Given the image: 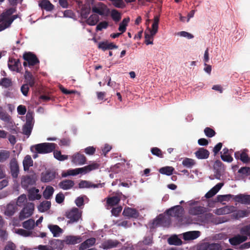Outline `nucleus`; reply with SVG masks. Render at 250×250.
I'll return each instance as SVG.
<instances>
[{
    "label": "nucleus",
    "instance_id": "obj_1",
    "mask_svg": "<svg viewBox=\"0 0 250 250\" xmlns=\"http://www.w3.org/2000/svg\"><path fill=\"white\" fill-rule=\"evenodd\" d=\"M16 11L15 8H10L0 15V32L9 27L18 17V15L12 16Z\"/></svg>",
    "mask_w": 250,
    "mask_h": 250
},
{
    "label": "nucleus",
    "instance_id": "obj_2",
    "mask_svg": "<svg viewBox=\"0 0 250 250\" xmlns=\"http://www.w3.org/2000/svg\"><path fill=\"white\" fill-rule=\"evenodd\" d=\"M57 145L55 143H42L32 146L31 151L39 154H46L53 151Z\"/></svg>",
    "mask_w": 250,
    "mask_h": 250
},
{
    "label": "nucleus",
    "instance_id": "obj_3",
    "mask_svg": "<svg viewBox=\"0 0 250 250\" xmlns=\"http://www.w3.org/2000/svg\"><path fill=\"white\" fill-rule=\"evenodd\" d=\"M23 59L25 61L23 63L24 67H32L35 66L36 71L39 68L40 61L36 55L31 52H25L23 55Z\"/></svg>",
    "mask_w": 250,
    "mask_h": 250
},
{
    "label": "nucleus",
    "instance_id": "obj_4",
    "mask_svg": "<svg viewBox=\"0 0 250 250\" xmlns=\"http://www.w3.org/2000/svg\"><path fill=\"white\" fill-rule=\"evenodd\" d=\"M34 209V204L33 203H27L20 212V219L22 220L30 217L33 214Z\"/></svg>",
    "mask_w": 250,
    "mask_h": 250
},
{
    "label": "nucleus",
    "instance_id": "obj_5",
    "mask_svg": "<svg viewBox=\"0 0 250 250\" xmlns=\"http://www.w3.org/2000/svg\"><path fill=\"white\" fill-rule=\"evenodd\" d=\"M26 121L22 127V133L29 137L30 135L33 128L32 120L33 118L31 114L28 112L26 116Z\"/></svg>",
    "mask_w": 250,
    "mask_h": 250
},
{
    "label": "nucleus",
    "instance_id": "obj_6",
    "mask_svg": "<svg viewBox=\"0 0 250 250\" xmlns=\"http://www.w3.org/2000/svg\"><path fill=\"white\" fill-rule=\"evenodd\" d=\"M184 212L183 208L180 205H177L171 207L167 209L166 213L169 216H173L177 218L182 217Z\"/></svg>",
    "mask_w": 250,
    "mask_h": 250
},
{
    "label": "nucleus",
    "instance_id": "obj_7",
    "mask_svg": "<svg viewBox=\"0 0 250 250\" xmlns=\"http://www.w3.org/2000/svg\"><path fill=\"white\" fill-rule=\"evenodd\" d=\"M66 218L69 219V222L74 223L77 222L81 217V213L78 208H74L65 213Z\"/></svg>",
    "mask_w": 250,
    "mask_h": 250
},
{
    "label": "nucleus",
    "instance_id": "obj_8",
    "mask_svg": "<svg viewBox=\"0 0 250 250\" xmlns=\"http://www.w3.org/2000/svg\"><path fill=\"white\" fill-rule=\"evenodd\" d=\"M171 224V219L168 216H165L163 214H160L156 218L153 222V225L156 227L162 226L163 227H168Z\"/></svg>",
    "mask_w": 250,
    "mask_h": 250
},
{
    "label": "nucleus",
    "instance_id": "obj_9",
    "mask_svg": "<svg viewBox=\"0 0 250 250\" xmlns=\"http://www.w3.org/2000/svg\"><path fill=\"white\" fill-rule=\"evenodd\" d=\"M10 174L13 179H17L20 173L18 163L15 158H12L9 163Z\"/></svg>",
    "mask_w": 250,
    "mask_h": 250
},
{
    "label": "nucleus",
    "instance_id": "obj_10",
    "mask_svg": "<svg viewBox=\"0 0 250 250\" xmlns=\"http://www.w3.org/2000/svg\"><path fill=\"white\" fill-rule=\"evenodd\" d=\"M92 11L93 12L98 14L101 16L107 15L110 12V10L107 6L102 2H99L98 6L93 7Z\"/></svg>",
    "mask_w": 250,
    "mask_h": 250
},
{
    "label": "nucleus",
    "instance_id": "obj_11",
    "mask_svg": "<svg viewBox=\"0 0 250 250\" xmlns=\"http://www.w3.org/2000/svg\"><path fill=\"white\" fill-rule=\"evenodd\" d=\"M247 149H244L242 151H238L234 153V157L236 159L240 160L244 164H250V157L247 153Z\"/></svg>",
    "mask_w": 250,
    "mask_h": 250
},
{
    "label": "nucleus",
    "instance_id": "obj_12",
    "mask_svg": "<svg viewBox=\"0 0 250 250\" xmlns=\"http://www.w3.org/2000/svg\"><path fill=\"white\" fill-rule=\"evenodd\" d=\"M198 250H222V247L218 243H204L198 247Z\"/></svg>",
    "mask_w": 250,
    "mask_h": 250
},
{
    "label": "nucleus",
    "instance_id": "obj_13",
    "mask_svg": "<svg viewBox=\"0 0 250 250\" xmlns=\"http://www.w3.org/2000/svg\"><path fill=\"white\" fill-rule=\"evenodd\" d=\"M104 185V183H98L97 184H93L92 182L86 181L82 180L79 183V188H103Z\"/></svg>",
    "mask_w": 250,
    "mask_h": 250
},
{
    "label": "nucleus",
    "instance_id": "obj_14",
    "mask_svg": "<svg viewBox=\"0 0 250 250\" xmlns=\"http://www.w3.org/2000/svg\"><path fill=\"white\" fill-rule=\"evenodd\" d=\"M71 158L72 162L77 165H83L85 163L86 161L85 156L80 153L74 154L72 156Z\"/></svg>",
    "mask_w": 250,
    "mask_h": 250
},
{
    "label": "nucleus",
    "instance_id": "obj_15",
    "mask_svg": "<svg viewBox=\"0 0 250 250\" xmlns=\"http://www.w3.org/2000/svg\"><path fill=\"white\" fill-rule=\"evenodd\" d=\"M99 166V164L96 163H93L84 167L78 168L79 174H86L92 170L98 169Z\"/></svg>",
    "mask_w": 250,
    "mask_h": 250
},
{
    "label": "nucleus",
    "instance_id": "obj_16",
    "mask_svg": "<svg viewBox=\"0 0 250 250\" xmlns=\"http://www.w3.org/2000/svg\"><path fill=\"white\" fill-rule=\"evenodd\" d=\"M196 157L198 159H206L209 156V151L204 147H200L195 153Z\"/></svg>",
    "mask_w": 250,
    "mask_h": 250
},
{
    "label": "nucleus",
    "instance_id": "obj_17",
    "mask_svg": "<svg viewBox=\"0 0 250 250\" xmlns=\"http://www.w3.org/2000/svg\"><path fill=\"white\" fill-rule=\"evenodd\" d=\"M56 175V173L55 171L47 170L45 173H42L41 181L44 183L49 182L55 179Z\"/></svg>",
    "mask_w": 250,
    "mask_h": 250
},
{
    "label": "nucleus",
    "instance_id": "obj_18",
    "mask_svg": "<svg viewBox=\"0 0 250 250\" xmlns=\"http://www.w3.org/2000/svg\"><path fill=\"white\" fill-rule=\"evenodd\" d=\"M8 65L10 70L15 71L17 72H19L20 71L21 64L19 59H10Z\"/></svg>",
    "mask_w": 250,
    "mask_h": 250
},
{
    "label": "nucleus",
    "instance_id": "obj_19",
    "mask_svg": "<svg viewBox=\"0 0 250 250\" xmlns=\"http://www.w3.org/2000/svg\"><path fill=\"white\" fill-rule=\"evenodd\" d=\"M233 199L235 202L242 204H250V195L240 194L233 196Z\"/></svg>",
    "mask_w": 250,
    "mask_h": 250
},
{
    "label": "nucleus",
    "instance_id": "obj_20",
    "mask_svg": "<svg viewBox=\"0 0 250 250\" xmlns=\"http://www.w3.org/2000/svg\"><path fill=\"white\" fill-rule=\"evenodd\" d=\"M119 244L120 242L118 240L108 239L102 243V247L104 249H110L117 247Z\"/></svg>",
    "mask_w": 250,
    "mask_h": 250
},
{
    "label": "nucleus",
    "instance_id": "obj_21",
    "mask_svg": "<svg viewBox=\"0 0 250 250\" xmlns=\"http://www.w3.org/2000/svg\"><path fill=\"white\" fill-rule=\"evenodd\" d=\"M82 241V238L79 236L69 235L66 236L64 242L67 245H75L80 243Z\"/></svg>",
    "mask_w": 250,
    "mask_h": 250
},
{
    "label": "nucleus",
    "instance_id": "obj_22",
    "mask_svg": "<svg viewBox=\"0 0 250 250\" xmlns=\"http://www.w3.org/2000/svg\"><path fill=\"white\" fill-rule=\"evenodd\" d=\"M247 239V237L246 236L238 234L229 238V242L232 245L236 246L245 242Z\"/></svg>",
    "mask_w": 250,
    "mask_h": 250
},
{
    "label": "nucleus",
    "instance_id": "obj_23",
    "mask_svg": "<svg viewBox=\"0 0 250 250\" xmlns=\"http://www.w3.org/2000/svg\"><path fill=\"white\" fill-rule=\"evenodd\" d=\"M233 152L232 149H229L227 147L224 148L223 149V153L221 155V159L228 163H230L233 161V158L231 156V153Z\"/></svg>",
    "mask_w": 250,
    "mask_h": 250
},
{
    "label": "nucleus",
    "instance_id": "obj_24",
    "mask_svg": "<svg viewBox=\"0 0 250 250\" xmlns=\"http://www.w3.org/2000/svg\"><path fill=\"white\" fill-rule=\"evenodd\" d=\"M122 195V193L118 194L115 196L112 197H107L105 199L106 204L108 206L112 207L117 205L119 204L121 200V195Z\"/></svg>",
    "mask_w": 250,
    "mask_h": 250
},
{
    "label": "nucleus",
    "instance_id": "obj_25",
    "mask_svg": "<svg viewBox=\"0 0 250 250\" xmlns=\"http://www.w3.org/2000/svg\"><path fill=\"white\" fill-rule=\"evenodd\" d=\"M35 183V181L31 176H23L21 179V184L24 188H27L29 186L33 185Z\"/></svg>",
    "mask_w": 250,
    "mask_h": 250
},
{
    "label": "nucleus",
    "instance_id": "obj_26",
    "mask_svg": "<svg viewBox=\"0 0 250 250\" xmlns=\"http://www.w3.org/2000/svg\"><path fill=\"white\" fill-rule=\"evenodd\" d=\"M98 48L103 51H105L106 50L116 49L118 48V46L112 42L109 43L108 42H103L99 43Z\"/></svg>",
    "mask_w": 250,
    "mask_h": 250
},
{
    "label": "nucleus",
    "instance_id": "obj_27",
    "mask_svg": "<svg viewBox=\"0 0 250 250\" xmlns=\"http://www.w3.org/2000/svg\"><path fill=\"white\" fill-rule=\"evenodd\" d=\"M200 234L199 231H191L183 233V239L185 240H191L197 238Z\"/></svg>",
    "mask_w": 250,
    "mask_h": 250
},
{
    "label": "nucleus",
    "instance_id": "obj_28",
    "mask_svg": "<svg viewBox=\"0 0 250 250\" xmlns=\"http://www.w3.org/2000/svg\"><path fill=\"white\" fill-rule=\"evenodd\" d=\"M95 243L96 239L95 238L92 237L87 239L80 244L79 247V250H85L87 248L94 245Z\"/></svg>",
    "mask_w": 250,
    "mask_h": 250
},
{
    "label": "nucleus",
    "instance_id": "obj_29",
    "mask_svg": "<svg viewBox=\"0 0 250 250\" xmlns=\"http://www.w3.org/2000/svg\"><path fill=\"white\" fill-rule=\"evenodd\" d=\"M224 185L223 183H219L209 190L205 195L207 198H210L215 195Z\"/></svg>",
    "mask_w": 250,
    "mask_h": 250
},
{
    "label": "nucleus",
    "instance_id": "obj_30",
    "mask_svg": "<svg viewBox=\"0 0 250 250\" xmlns=\"http://www.w3.org/2000/svg\"><path fill=\"white\" fill-rule=\"evenodd\" d=\"M24 78L26 82L25 84H28V85L30 86L31 87H33L35 86V78L33 77L32 73L30 71L28 70L25 71Z\"/></svg>",
    "mask_w": 250,
    "mask_h": 250
},
{
    "label": "nucleus",
    "instance_id": "obj_31",
    "mask_svg": "<svg viewBox=\"0 0 250 250\" xmlns=\"http://www.w3.org/2000/svg\"><path fill=\"white\" fill-rule=\"evenodd\" d=\"M123 214L128 217L136 218L138 216V213L136 209L130 208H125Z\"/></svg>",
    "mask_w": 250,
    "mask_h": 250
},
{
    "label": "nucleus",
    "instance_id": "obj_32",
    "mask_svg": "<svg viewBox=\"0 0 250 250\" xmlns=\"http://www.w3.org/2000/svg\"><path fill=\"white\" fill-rule=\"evenodd\" d=\"M59 186L63 190H68L74 186V182L71 180H64L59 184Z\"/></svg>",
    "mask_w": 250,
    "mask_h": 250
},
{
    "label": "nucleus",
    "instance_id": "obj_33",
    "mask_svg": "<svg viewBox=\"0 0 250 250\" xmlns=\"http://www.w3.org/2000/svg\"><path fill=\"white\" fill-rule=\"evenodd\" d=\"M48 228L55 237H59L63 232V230L56 225H49Z\"/></svg>",
    "mask_w": 250,
    "mask_h": 250
},
{
    "label": "nucleus",
    "instance_id": "obj_34",
    "mask_svg": "<svg viewBox=\"0 0 250 250\" xmlns=\"http://www.w3.org/2000/svg\"><path fill=\"white\" fill-rule=\"evenodd\" d=\"M205 212V208L201 206H196L190 207L188 212L192 215H199L202 214Z\"/></svg>",
    "mask_w": 250,
    "mask_h": 250
},
{
    "label": "nucleus",
    "instance_id": "obj_35",
    "mask_svg": "<svg viewBox=\"0 0 250 250\" xmlns=\"http://www.w3.org/2000/svg\"><path fill=\"white\" fill-rule=\"evenodd\" d=\"M39 6L42 9L47 11H52L54 9V6L49 0H42L39 3Z\"/></svg>",
    "mask_w": 250,
    "mask_h": 250
},
{
    "label": "nucleus",
    "instance_id": "obj_36",
    "mask_svg": "<svg viewBox=\"0 0 250 250\" xmlns=\"http://www.w3.org/2000/svg\"><path fill=\"white\" fill-rule=\"evenodd\" d=\"M213 168L217 174H221L225 171L224 165L220 160H216L213 165Z\"/></svg>",
    "mask_w": 250,
    "mask_h": 250
},
{
    "label": "nucleus",
    "instance_id": "obj_37",
    "mask_svg": "<svg viewBox=\"0 0 250 250\" xmlns=\"http://www.w3.org/2000/svg\"><path fill=\"white\" fill-rule=\"evenodd\" d=\"M33 166V160L30 155H26L23 160V169L25 171L29 170V167Z\"/></svg>",
    "mask_w": 250,
    "mask_h": 250
},
{
    "label": "nucleus",
    "instance_id": "obj_38",
    "mask_svg": "<svg viewBox=\"0 0 250 250\" xmlns=\"http://www.w3.org/2000/svg\"><path fill=\"white\" fill-rule=\"evenodd\" d=\"M54 189L52 187L47 186L43 192L42 195L43 197L47 200L50 199L54 193Z\"/></svg>",
    "mask_w": 250,
    "mask_h": 250
},
{
    "label": "nucleus",
    "instance_id": "obj_39",
    "mask_svg": "<svg viewBox=\"0 0 250 250\" xmlns=\"http://www.w3.org/2000/svg\"><path fill=\"white\" fill-rule=\"evenodd\" d=\"M50 207L51 202L50 201H45L41 203L38 208L40 212H43L48 210Z\"/></svg>",
    "mask_w": 250,
    "mask_h": 250
},
{
    "label": "nucleus",
    "instance_id": "obj_40",
    "mask_svg": "<svg viewBox=\"0 0 250 250\" xmlns=\"http://www.w3.org/2000/svg\"><path fill=\"white\" fill-rule=\"evenodd\" d=\"M16 208V207L14 204H9L7 205L4 213L6 216H12L15 213Z\"/></svg>",
    "mask_w": 250,
    "mask_h": 250
},
{
    "label": "nucleus",
    "instance_id": "obj_41",
    "mask_svg": "<svg viewBox=\"0 0 250 250\" xmlns=\"http://www.w3.org/2000/svg\"><path fill=\"white\" fill-rule=\"evenodd\" d=\"M99 20V17L98 15L92 14L88 19H87L86 22L88 25L93 26L97 24Z\"/></svg>",
    "mask_w": 250,
    "mask_h": 250
},
{
    "label": "nucleus",
    "instance_id": "obj_42",
    "mask_svg": "<svg viewBox=\"0 0 250 250\" xmlns=\"http://www.w3.org/2000/svg\"><path fill=\"white\" fill-rule=\"evenodd\" d=\"M167 242L169 244L175 246H180L182 244V240L179 238L177 235H173L170 237L168 239Z\"/></svg>",
    "mask_w": 250,
    "mask_h": 250
},
{
    "label": "nucleus",
    "instance_id": "obj_43",
    "mask_svg": "<svg viewBox=\"0 0 250 250\" xmlns=\"http://www.w3.org/2000/svg\"><path fill=\"white\" fill-rule=\"evenodd\" d=\"M159 17L156 16L154 18L153 23L152 25V29H149V32L152 33V35H155L158 31Z\"/></svg>",
    "mask_w": 250,
    "mask_h": 250
},
{
    "label": "nucleus",
    "instance_id": "obj_44",
    "mask_svg": "<svg viewBox=\"0 0 250 250\" xmlns=\"http://www.w3.org/2000/svg\"><path fill=\"white\" fill-rule=\"evenodd\" d=\"M129 21V18H126L124 19L120 23L118 30L121 32V33H122V34L125 32L126 26H127Z\"/></svg>",
    "mask_w": 250,
    "mask_h": 250
},
{
    "label": "nucleus",
    "instance_id": "obj_45",
    "mask_svg": "<svg viewBox=\"0 0 250 250\" xmlns=\"http://www.w3.org/2000/svg\"><path fill=\"white\" fill-rule=\"evenodd\" d=\"M196 164V162L194 159L186 158L182 161V165L187 168H191Z\"/></svg>",
    "mask_w": 250,
    "mask_h": 250
},
{
    "label": "nucleus",
    "instance_id": "obj_46",
    "mask_svg": "<svg viewBox=\"0 0 250 250\" xmlns=\"http://www.w3.org/2000/svg\"><path fill=\"white\" fill-rule=\"evenodd\" d=\"M173 170L174 168L173 167L167 166L161 168L159 169V172L162 174L170 175L172 174Z\"/></svg>",
    "mask_w": 250,
    "mask_h": 250
},
{
    "label": "nucleus",
    "instance_id": "obj_47",
    "mask_svg": "<svg viewBox=\"0 0 250 250\" xmlns=\"http://www.w3.org/2000/svg\"><path fill=\"white\" fill-rule=\"evenodd\" d=\"M10 153L8 150H0V163H3L6 161L10 157Z\"/></svg>",
    "mask_w": 250,
    "mask_h": 250
},
{
    "label": "nucleus",
    "instance_id": "obj_48",
    "mask_svg": "<svg viewBox=\"0 0 250 250\" xmlns=\"http://www.w3.org/2000/svg\"><path fill=\"white\" fill-rule=\"evenodd\" d=\"M54 157L60 161H62L65 160H67L68 158V156L66 155H62L61 151L59 150H54Z\"/></svg>",
    "mask_w": 250,
    "mask_h": 250
},
{
    "label": "nucleus",
    "instance_id": "obj_49",
    "mask_svg": "<svg viewBox=\"0 0 250 250\" xmlns=\"http://www.w3.org/2000/svg\"><path fill=\"white\" fill-rule=\"evenodd\" d=\"M35 226V221L32 219H30L22 223V227L28 230L32 229Z\"/></svg>",
    "mask_w": 250,
    "mask_h": 250
},
{
    "label": "nucleus",
    "instance_id": "obj_50",
    "mask_svg": "<svg viewBox=\"0 0 250 250\" xmlns=\"http://www.w3.org/2000/svg\"><path fill=\"white\" fill-rule=\"evenodd\" d=\"M112 19L116 22L119 21L121 19L120 13L116 9H113L111 12Z\"/></svg>",
    "mask_w": 250,
    "mask_h": 250
},
{
    "label": "nucleus",
    "instance_id": "obj_51",
    "mask_svg": "<svg viewBox=\"0 0 250 250\" xmlns=\"http://www.w3.org/2000/svg\"><path fill=\"white\" fill-rule=\"evenodd\" d=\"M0 84L2 86L8 88L12 85V83L10 79L7 78H3L1 79Z\"/></svg>",
    "mask_w": 250,
    "mask_h": 250
},
{
    "label": "nucleus",
    "instance_id": "obj_52",
    "mask_svg": "<svg viewBox=\"0 0 250 250\" xmlns=\"http://www.w3.org/2000/svg\"><path fill=\"white\" fill-rule=\"evenodd\" d=\"M9 117L10 116L8 113L0 106V119L4 121H8Z\"/></svg>",
    "mask_w": 250,
    "mask_h": 250
},
{
    "label": "nucleus",
    "instance_id": "obj_53",
    "mask_svg": "<svg viewBox=\"0 0 250 250\" xmlns=\"http://www.w3.org/2000/svg\"><path fill=\"white\" fill-rule=\"evenodd\" d=\"M145 34L146 44L147 45L153 44V37L155 35H152V33L150 32L147 33L146 32H145Z\"/></svg>",
    "mask_w": 250,
    "mask_h": 250
},
{
    "label": "nucleus",
    "instance_id": "obj_54",
    "mask_svg": "<svg viewBox=\"0 0 250 250\" xmlns=\"http://www.w3.org/2000/svg\"><path fill=\"white\" fill-rule=\"evenodd\" d=\"M249 215V212L247 210H239L235 213L237 219L247 217Z\"/></svg>",
    "mask_w": 250,
    "mask_h": 250
},
{
    "label": "nucleus",
    "instance_id": "obj_55",
    "mask_svg": "<svg viewBox=\"0 0 250 250\" xmlns=\"http://www.w3.org/2000/svg\"><path fill=\"white\" fill-rule=\"evenodd\" d=\"M39 192V190L38 189H36L35 188H33L30 190V195L29 198H31V196L34 195L33 199L39 200L41 198V195L38 193Z\"/></svg>",
    "mask_w": 250,
    "mask_h": 250
},
{
    "label": "nucleus",
    "instance_id": "obj_56",
    "mask_svg": "<svg viewBox=\"0 0 250 250\" xmlns=\"http://www.w3.org/2000/svg\"><path fill=\"white\" fill-rule=\"evenodd\" d=\"M79 174L78 168L75 169H69L67 170L66 173H63L62 177H65L68 176H75Z\"/></svg>",
    "mask_w": 250,
    "mask_h": 250
},
{
    "label": "nucleus",
    "instance_id": "obj_57",
    "mask_svg": "<svg viewBox=\"0 0 250 250\" xmlns=\"http://www.w3.org/2000/svg\"><path fill=\"white\" fill-rule=\"evenodd\" d=\"M233 196L234 195L231 194L218 195L217 197V201L219 202L228 201L233 197Z\"/></svg>",
    "mask_w": 250,
    "mask_h": 250
},
{
    "label": "nucleus",
    "instance_id": "obj_58",
    "mask_svg": "<svg viewBox=\"0 0 250 250\" xmlns=\"http://www.w3.org/2000/svg\"><path fill=\"white\" fill-rule=\"evenodd\" d=\"M204 133L205 135L209 138L214 136L216 134L215 131L209 127H207L204 129Z\"/></svg>",
    "mask_w": 250,
    "mask_h": 250
},
{
    "label": "nucleus",
    "instance_id": "obj_59",
    "mask_svg": "<svg viewBox=\"0 0 250 250\" xmlns=\"http://www.w3.org/2000/svg\"><path fill=\"white\" fill-rule=\"evenodd\" d=\"M90 12V8L86 7H83L81 11V16L82 18L86 19L87 18Z\"/></svg>",
    "mask_w": 250,
    "mask_h": 250
},
{
    "label": "nucleus",
    "instance_id": "obj_60",
    "mask_svg": "<svg viewBox=\"0 0 250 250\" xmlns=\"http://www.w3.org/2000/svg\"><path fill=\"white\" fill-rule=\"evenodd\" d=\"M151 152L152 154L154 155L157 156L160 158L163 157V154L162 150L158 147H152L151 149Z\"/></svg>",
    "mask_w": 250,
    "mask_h": 250
},
{
    "label": "nucleus",
    "instance_id": "obj_61",
    "mask_svg": "<svg viewBox=\"0 0 250 250\" xmlns=\"http://www.w3.org/2000/svg\"><path fill=\"white\" fill-rule=\"evenodd\" d=\"M238 172L240 174L248 176L250 175V167H242L239 170Z\"/></svg>",
    "mask_w": 250,
    "mask_h": 250
},
{
    "label": "nucleus",
    "instance_id": "obj_62",
    "mask_svg": "<svg viewBox=\"0 0 250 250\" xmlns=\"http://www.w3.org/2000/svg\"><path fill=\"white\" fill-rule=\"evenodd\" d=\"M108 25V22L104 21L100 22L96 26L97 31H101L103 29H106Z\"/></svg>",
    "mask_w": 250,
    "mask_h": 250
},
{
    "label": "nucleus",
    "instance_id": "obj_63",
    "mask_svg": "<svg viewBox=\"0 0 250 250\" xmlns=\"http://www.w3.org/2000/svg\"><path fill=\"white\" fill-rule=\"evenodd\" d=\"M4 250H18L16 245L12 242H9L6 245Z\"/></svg>",
    "mask_w": 250,
    "mask_h": 250
},
{
    "label": "nucleus",
    "instance_id": "obj_64",
    "mask_svg": "<svg viewBox=\"0 0 250 250\" xmlns=\"http://www.w3.org/2000/svg\"><path fill=\"white\" fill-rule=\"evenodd\" d=\"M241 232L242 233L249 236L250 238V225L245 226L242 228Z\"/></svg>",
    "mask_w": 250,
    "mask_h": 250
}]
</instances>
